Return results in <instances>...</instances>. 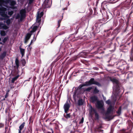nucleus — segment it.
<instances>
[{"mask_svg":"<svg viewBox=\"0 0 133 133\" xmlns=\"http://www.w3.org/2000/svg\"><path fill=\"white\" fill-rule=\"evenodd\" d=\"M99 91L97 89L96 87H95L94 90V93L95 94L98 93Z\"/></svg>","mask_w":133,"mask_h":133,"instance_id":"obj_31","label":"nucleus"},{"mask_svg":"<svg viewBox=\"0 0 133 133\" xmlns=\"http://www.w3.org/2000/svg\"><path fill=\"white\" fill-rule=\"evenodd\" d=\"M128 103L129 104H130L131 105L132 104V102H129L128 101H127L125 102L126 103Z\"/></svg>","mask_w":133,"mask_h":133,"instance_id":"obj_42","label":"nucleus"},{"mask_svg":"<svg viewBox=\"0 0 133 133\" xmlns=\"http://www.w3.org/2000/svg\"><path fill=\"white\" fill-rule=\"evenodd\" d=\"M61 50V48H60V51Z\"/></svg>","mask_w":133,"mask_h":133,"instance_id":"obj_63","label":"nucleus"},{"mask_svg":"<svg viewBox=\"0 0 133 133\" xmlns=\"http://www.w3.org/2000/svg\"><path fill=\"white\" fill-rule=\"evenodd\" d=\"M95 114V117L96 119L98 120L99 119V116L97 113L96 112Z\"/></svg>","mask_w":133,"mask_h":133,"instance_id":"obj_24","label":"nucleus"},{"mask_svg":"<svg viewBox=\"0 0 133 133\" xmlns=\"http://www.w3.org/2000/svg\"><path fill=\"white\" fill-rule=\"evenodd\" d=\"M31 78H30L29 79V80H28V81H29V80Z\"/></svg>","mask_w":133,"mask_h":133,"instance_id":"obj_62","label":"nucleus"},{"mask_svg":"<svg viewBox=\"0 0 133 133\" xmlns=\"http://www.w3.org/2000/svg\"><path fill=\"white\" fill-rule=\"evenodd\" d=\"M83 104V101L82 99H79L78 101L77 104L78 105H81Z\"/></svg>","mask_w":133,"mask_h":133,"instance_id":"obj_17","label":"nucleus"},{"mask_svg":"<svg viewBox=\"0 0 133 133\" xmlns=\"http://www.w3.org/2000/svg\"><path fill=\"white\" fill-rule=\"evenodd\" d=\"M89 108V114L90 115H93L94 113L97 112L96 110L94 108H92L91 105H90Z\"/></svg>","mask_w":133,"mask_h":133,"instance_id":"obj_10","label":"nucleus"},{"mask_svg":"<svg viewBox=\"0 0 133 133\" xmlns=\"http://www.w3.org/2000/svg\"><path fill=\"white\" fill-rule=\"evenodd\" d=\"M65 49L64 48V50H63V51H62L63 52V53L64 52H65Z\"/></svg>","mask_w":133,"mask_h":133,"instance_id":"obj_50","label":"nucleus"},{"mask_svg":"<svg viewBox=\"0 0 133 133\" xmlns=\"http://www.w3.org/2000/svg\"><path fill=\"white\" fill-rule=\"evenodd\" d=\"M37 28V26H34L32 28V30L30 31V33L32 34L33 32H35Z\"/></svg>","mask_w":133,"mask_h":133,"instance_id":"obj_19","label":"nucleus"},{"mask_svg":"<svg viewBox=\"0 0 133 133\" xmlns=\"http://www.w3.org/2000/svg\"><path fill=\"white\" fill-rule=\"evenodd\" d=\"M34 0H29V3L31 4L32 3Z\"/></svg>","mask_w":133,"mask_h":133,"instance_id":"obj_46","label":"nucleus"},{"mask_svg":"<svg viewBox=\"0 0 133 133\" xmlns=\"http://www.w3.org/2000/svg\"><path fill=\"white\" fill-rule=\"evenodd\" d=\"M43 12L42 11L40 13L39 11H38L37 12V19H38V18H41L43 16Z\"/></svg>","mask_w":133,"mask_h":133,"instance_id":"obj_15","label":"nucleus"},{"mask_svg":"<svg viewBox=\"0 0 133 133\" xmlns=\"http://www.w3.org/2000/svg\"><path fill=\"white\" fill-rule=\"evenodd\" d=\"M47 133H51V132L49 131V132H48Z\"/></svg>","mask_w":133,"mask_h":133,"instance_id":"obj_60","label":"nucleus"},{"mask_svg":"<svg viewBox=\"0 0 133 133\" xmlns=\"http://www.w3.org/2000/svg\"><path fill=\"white\" fill-rule=\"evenodd\" d=\"M114 109V107L110 105L108 108L107 112L103 114L104 118L108 120L112 119V117L110 114L113 113Z\"/></svg>","mask_w":133,"mask_h":133,"instance_id":"obj_2","label":"nucleus"},{"mask_svg":"<svg viewBox=\"0 0 133 133\" xmlns=\"http://www.w3.org/2000/svg\"><path fill=\"white\" fill-rule=\"evenodd\" d=\"M61 20H59L58 21V27H59L60 26V23L61 22Z\"/></svg>","mask_w":133,"mask_h":133,"instance_id":"obj_43","label":"nucleus"},{"mask_svg":"<svg viewBox=\"0 0 133 133\" xmlns=\"http://www.w3.org/2000/svg\"><path fill=\"white\" fill-rule=\"evenodd\" d=\"M64 116L66 118H68L70 117V115L69 114H67L66 115L64 114Z\"/></svg>","mask_w":133,"mask_h":133,"instance_id":"obj_32","label":"nucleus"},{"mask_svg":"<svg viewBox=\"0 0 133 133\" xmlns=\"http://www.w3.org/2000/svg\"><path fill=\"white\" fill-rule=\"evenodd\" d=\"M130 59L131 61H133V58L132 57H131L130 56Z\"/></svg>","mask_w":133,"mask_h":133,"instance_id":"obj_48","label":"nucleus"},{"mask_svg":"<svg viewBox=\"0 0 133 133\" xmlns=\"http://www.w3.org/2000/svg\"><path fill=\"white\" fill-rule=\"evenodd\" d=\"M133 12V10H131L130 13V15H131Z\"/></svg>","mask_w":133,"mask_h":133,"instance_id":"obj_47","label":"nucleus"},{"mask_svg":"<svg viewBox=\"0 0 133 133\" xmlns=\"http://www.w3.org/2000/svg\"><path fill=\"white\" fill-rule=\"evenodd\" d=\"M8 9H7V10L8 11ZM7 12V14L8 13V15L10 16H11L13 14V11H8L7 12V11H6Z\"/></svg>","mask_w":133,"mask_h":133,"instance_id":"obj_25","label":"nucleus"},{"mask_svg":"<svg viewBox=\"0 0 133 133\" xmlns=\"http://www.w3.org/2000/svg\"><path fill=\"white\" fill-rule=\"evenodd\" d=\"M15 63L17 68H18L19 66V61L17 58H16Z\"/></svg>","mask_w":133,"mask_h":133,"instance_id":"obj_22","label":"nucleus"},{"mask_svg":"<svg viewBox=\"0 0 133 133\" xmlns=\"http://www.w3.org/2000/svg\"><path fill=\"white\" fill-rule=\"evenodd\" d=\"M4 126V125L2 124V123H0V128H1L2 127H3Z\"/></svg>","mask_w":133,"mask_h":133,"instance_id":"obj_45","label":"nucleus"},{"mask_svg":"<svg viewBox=\"0 0 133 133\" xmlns=\"http://www.w3.org/2000/svg\"><path fill=\"white\" fill-rule=\"evenodd\" d=\"M41 18H38V19H37V17L36 18V21L38 23H39L41 21Z\"/></svg>","mask_w":133,"mask_h":133,"instance_id":"obj_37","label":"nucleus"},{"mask_svg":"<svg viewBox=\"0 0 133 133\" xmlns=\"http://www.w3.org/2000/svg\"><path fill=\"white\" fill-rule=\"evenodd\" d=\"M32 35V34L30 33H28L26 34L24 39V43H26L28 41Z\"/></svg>","mask_w":133,"mask_h":133,"instance_id":"obj_11","label":"nucleus"},{"mask_svg":"<svg viewBox=\"0 0 133 133\" xmlns=\"http://www.w3.org/2000/svg\"><path fill=\"white\" fill-rule=\"evenodd\" d=\"M94 84L96 85L98 87H101V84L99 82L96 81V82H95Z\"/></svg>","mask_w":133,"mask_h":133,"instance_id":"obj_34","label":"nucleus"},{"mask_svg":"<svg viewBox=\"0 0 133 133\" xmlns=\"http://www.w3.org/2000/svg\"><path fill=\"white\" fill-rule=\"evenodd\" d=\"M104 52V51H102V52H99V54H101V53H103Z\"/></svg>","mask_w":133,"mask_h":133,"instance_id":"obj_53","label":"nucleus"},{"mask_svg":"<svg viewBox=\"0 0 133 133\" xmlns=\"http://www.w3.org/2000/svg\"><path fill=\"white\" fill-rule=\"evenodd\" d=\"M96 105L98 109H101L103 112L104 111V109L103 107L104 104L102 102L99 101H98L97 102Z\"/></svg>","mask_w":133,"mask_h":133,"instance_id":"obj_6","label":"nucleus"},{"mask_svg":"<svg viewBox=\"0 0 133 133\" xmlns=\"http://www.w3.org/2000/svg\"><path fill=\"white\" fill-rule=\"evenodd\" d=\"M109 30H110V29H108V30H104V32H108V31H109Z\"/></svg>","mask_w":133,"mask_h":133,"instance_id":"obj_49","label":"nucleus"},{"mask_svg":"<svg viewBox=\"0 0 133 133\" xmlns=\"http://www.w3.org/2000/svg\"><path fill=\"white\" fill-rule=\"evenodd\" d=\"M106 103L108 105L110 104H111V102L110 100L109 99L107 101H106Z\"/></svg>","mask_w":133,"mask_h":133,"instance_id":"obj_36","label":"nucleus"},{"mask_svg":"<svg viewBox=\"0 0 133 133\" xmlns=\"http://www.w3.org/2000/svg\"><path fill=\"white\" fill-rule=\"evenodd\" d=\"M127 124L129 126L128 127V129H129L131 128L132 129L133 125V123L130 121H128Z\"/></svg>","mask_w":133,"mask_h":133,"instance_id":"obj_14","label":"nucleus"},{"mask_svg":"<svg viewBox=\"0 0 133 133\" xmlns=\"http://www.w3.org/2000/svg\"><path fill=\"white\" fill-rule=\"evenodd\" d=\"M16 3V2L13 0H4L3 1H0V15L4 17V19H8L9 17L7 15V12L6 11L7 8L3 6L7 7V4H8L11 6H13Z\"/></svg>","mask_w":133,"mask_h":133,"instance_id":"obj_1","label":"nucleus"},{"mask_svg":"<svg viewBox=\"0 0 133 133\" xmlns=\"http://www.w3.org/2000/svg\"><path fill=\"white\" fill-rule=\"evenodd\" d=\"M19 76L17 75L13 78L11 80V82L12 83H14L15 81L19 77Z\"/></svg>","mask_w":133,"mask_h":133,"instance_id":"obj_23","label":"nucleus"},{"mask_svg":"<svg viewBox=\"0 0 133 133\" xmlns=\"http://www.w3.org/2000/svg\"><path fill=\"white\" fill-rule=\"evenodd\" d=\"M92 89V87H89L87 88H86L85 90V91L89 92L90 91V90H91Z\"/></svg>","mask_w":133,"mask_h":133,"instance_id":"obj_29","label":"nucleus"},{"mask_svg":"<svg viewBox=\"0 0 133 133\" xmlns=\"http://www.w3.org/2000/svg\"><path fill=\"white\" fill-rule=\"evenodd\" d=\"M70 5V4L69 3V2H68V5Z\"/></svg>","mask_w":133,"mask_h":133,"instance_id":"obj_59","label":"nucleus"},{"mask_svg":"<svg viewBox=\"0 0 133 133\" xmlns=\"http://www.w3.org/2000/svg\"><path fill=\"white\" fill-rule=\"evenodd\" d=\"M26 11L25 9L21 10L19 11V14H17L16 17V19L20 18L21 21H22L26 17Z\"/></svg>","mask_w":133,"mask_h":133,"instance_id":"obj_3","label":"nucleus"},{"mask_svg":"<svg viewBox=\"0 0 133 133\" xmlns=\"http://www.w3.org/2000/svg\"><path fill=\"white\" fill-rule=\"evenodd\" d=\"M33 42H32V41H31L30 43V44H29V45L28 47L29 48V49L30 50H31V47H30V46L31 45V44H32V43Z\"/></svg>","mask_w":133,"mask_h":133,"instance_id":"obj_39","label":"nucleus"},{"mask_svg":"<svg viewBox=\"0 0 133 133\" xmlns=\"http://www.w3.org/2000/svg\"><path fill=\"white\" fill-rule=\"evenodd\" d=\"M25 133H31V132L29 129H28L26 131H25Z\"/></svg>","mask_w":133,"mask_h":133,"instance_id":"obj_41","label":"nucleus"},{"mask_svg":"<svg viewBox=\"0 0 133 133\" xmlns=\"http://www.w3.org/2000/svg\"><path fill=\"white\" fill-rule=\"evenodd\" d=\"M36 40V38L35 37V35L34 36V37L33 38V39L31 40V41H32V42H34Z\"/></svg>","mask_w":133,"mask_h":133,"instance_id":"obj_44","label":"nucleus"},{"mask_svg":"<svg viewBox=\"0 0 133 133\" xmlns=\"http://www.w3.org/2000/svg\"><path fill=\"white\" fill-rule=\"evenodd\" d=\"M51 130L52 131V133H54V131H53V130L52 129H51Z\"/></svg>","mask_w":133,"mask_h":133,"instance_id":"obj_51","label":"nucleus"},{"mask_svg":"<svg viewBox=\"0 0 133 133\" xmlns=\"http://www.w3.org/2000/svg\"><path fill=\"white\" fill-rule=\"evenodd\" d=\"M62 34H61V33H60V34H59V35H62Z\"/></svg>","mask_w":133,"mask_h":133,"instance_id":"obj_64","label":"nucleus"},{"mask_svg":"<svg viewBox=\"0 0 133 133\" xmlns=\"http://www.w3.org/2000/svg\"><path fill=\"white\" fill-rule=\"evenodd\" d=\"M33 42H32V41H31L30 43V44H29V45L28 47L29 48V49L30 50H31V47H30V46L31 45V44H32V43Z\"/></svg>","mask_w":133,"mask_h":133,"instance_id":"obj_40","label":"nucleus"},{"mask_svg":"<svg viewBox=\"0 0 133 133\" xmlns=\"http://www.w3.org/2000/svg\"><path fill=\"white\" fill-rule=\"evenodd\" d=\"M96 81L95 80V79L93 78H91L90 79L89 81L86 82L84 84L82 85H80L81 88L83 86L90 85L92 84H94Z\"/></svg>","mask_w":133,"mask_h":133,"instance_id":"obj_5","label":"nucleus"},{"mask_svg":"<svg viewBox=\"0 0 133 133\" xmlns=\"http://www.w3.org/2000/svg\"><path fill=\"white\" fill-rule=\"evenodd\" d=\"M7 95H6L5 96V98H6L7 97Z\"/></svg>","mask_w":133,"mask_h":133,"instance_id":"obj_55","label":"nucleus"},{"mask_svg":"<svg viewBox=\"0 0 133 133\" xmlns=\"http://www.w3.org/2000/svg\"><path fill=\"white\" fill-rule=\"evenodd\" d=\"M103 99L104 100H105L106 99V98L103 97Z\"/></svg>","mask_w":133,"mask_h":133,"instance_id":"obj_52","label":"nucleus"},{"mask_svg":"<svg viewBox=\"0 0 133 133\" xmlns=\"http://www.w3.org/2000/svg\"><path fill=\"white\" fill-rule=\"evenodd\" d=\"M122 108L121 107H119L118 110L116 111V113L118 115H119L121 113Z\"/></svg>","mask_w":133,"mask_h":133,"instance_id":"obj_21","label":"nucleus"},{"mask_svg":"<svg viewBox=\"0 0 133 133\" xmlns=\"http://www.w3.org/2000/svg\"><path fill=\"white\" fill-rule=\"evenodd\" d=\"M11 22V20L10 19H8L6 21V23L8 25Z\"/></svg>","mask_w":133,"mask_h":133,"instance_id":"obj_33","label":"nucleus"},{"mask_svg":"<svg viewBox=\"0 0 133 133\" xmlns=\"http://www.w3.org/2000/svg\"><path fill=\"white\" fill-rule=\"evenodd\" d=\"M37 28V26H34L32 28V30L30 31V33L32 34L33 32H35Z\"/></svg>","mask_w":133,"mask_h":133,"instance_id":"obj_18","label":"nucleus"},{"mask_svg":"<svg viewBox=\"0 0 133 133\" xmlns=\"http://www.w3.org/2000/svg\"><path fill=\"white\" fill-rule=\"evenodd\" d=\"M120 90V89H119V88H118V90H115V89H114V90H115V91H117L118 90Z\"/></svg>","mask_w":133,"mask_h":133,"instance_id":"obj_54","label":"nucleus"},{"mask_svg":"<svg viewBox=\"0 0 133 133\" xmlns=\"http://www.w3.org/2000/svg\"><path fill=\"white\" fill-rule=\"evenodd\" d=\"M2 27V29L5 30L8 29L9 28L7 26L5 25H3Z\"/></svg>","mask_w":133,"mask_h":133,"instance_id":"obj_30","label":"nucleus"},{"mask_svg":"<svg viewBox=\"0 0 133 133\" xmlns=\"http://www.w3.org/2000/svg\"><path fill=\"white\" fill-rule=\"evenodd\" d=\"M70 107V105L69 103H68V101H67L66 102L64 105L63 107L64 110V111L65 113H67L68 111L69 110Z\"/></svg>","mask_w":133,"mask_h":133,"instance_id":"obj_9","label":"nucleus"},{"mask_svg":"<svg viewBox=\"0 0 133 133\" xmlns=\"http://www.w3.org/2000/svg\"><path fill=\"white\" fill-rule=\"evenodd\" d=\"M25 122L23 123L19 126V129L18 130V133H25V130H24L23 131L21 132V130L24 128L25 125Z\"/></svg>","mask_w":133,"mask_h":133,"instance_id":"obj_13","label":"nucleus"},{"mask_svg":"<svg viewBox=\"0 0 133 133\" xmlns=\"http://www.w3.org/2000/svg\"><path fill=\"white\" fill-rule=\"evenodd\" d=\"M47 1H48V2H51V1H50V0H46Z\"/></svg>","mask_w":133,"mask_h":133,"instance_id":"obj_56","label":"nucleus"},{"mask_svg":"<svg viewBox=\"0 0 133 133\" xmlns=\"http://www.w3.org/2000/svg\"><path fill=\"white\" fill-rule=\"evenodd\" d=\"M90 98L91 102L92 103L97 102L98 101V97L96 96H92L90 97Z\"/></svg>","mask_w":133,"mask_h":133,"instance_id":"obj_12","label":"nucleus"},{"mask_svg":"<svg viewBox=\"0 0 133 133\" xmlns=\"http://www.w3.org/2000/svg\"><path fill=\"white\" fill-rule=\"evenodd\" d=\"M110 80L114 84V86L113 87V90L115 89L116 90H118L119 88V85L118 81L115 78L111 79H110Z\"/></svg>","mask_w":133,"mask_h":133,"instance_id":"obj_4","label":"nucleus"},{"mask_svg":"<svg viewBox=\"0 0 133 133\" xmlns=\"http://www.w3.org/2000/svg\"><path fill=\"white\" fill-rule=\"evenodd\" d=\"M13 8H14L13 9H15V8H16V7H14Z\"/></svg>","mask_w":133,"mask_h":133,"instance_id":"obj_61","label":"nucleus"},{"mask_svg":"<svg viewBox=\"0 0 133 133\" xmlns=\"http://www.w3.org/2000/svg\"><path fill=\"white\" fill-rule=\"evenodd\" d=\"M54 40H52L51 42V44L53 42Z\"/></svg>","mask_w":133,"mask_h":133,"instance_id":"obj_57","label":"nucleus"},{"mask_svg":"<svg viewBox=\"0 0 133 133\" xmlns=\"http://www.w3.org/2000/svg\"><path fill=\"white\" fill-rule=\"evenodd\" d=\"M132 74L130 72L128 74V78L131 77H132Z\"/></svg>","mask_w":133,"mask_h":133,"instance_id":"obj_35","label":"nucleus"},{"mask_svg":"<svg viewBox=\"0 0 133 133\" xmlns=\"http://www.w3.org/2000/svg\"><path fill=\"white\" fill-rule=\"evenodd\" d=\"M99 48L97 50H98V52H99Z\"/></svg>","mask_w":133,"mask_h":133,"instance_id":"obj_58","label":"nucleus"},{"mask_svg":"<svg viewBox=\"0 0 133 133\" xmlns=\"http://www.w3.org/2000/svg\"><path fill=\"white\" fill-rule=\"evenodd\" d=\"M6 55V52L5 51H4L3 53L1 54L0 56V58L1 59H3L5 57Z\"/></svg>","mask_w":133,"mask_h":133,"instance_id":"obj_20","label":"nucleus"},{"mask_svg":"<svg viewBox=\"0 0 133 133\" xmlns=\"http://www.w3.org/2000/svg\"><path fill=\"white\" fill-rule=\"evenodd\" d=\"M19 49L21 54L22 55V56L23 57L25 53V50L21 48V47H19Z\"/></svg>","mask_w":133,"mask_h":133,"instance_id":"obj_16","label":"nucleus"},{"mask_svg":"<svg viewBox=\"0 0 133 133\" xmlns=\"http://www.w3.org/2000/svg\"><path fill=\"white\" fill-rule=\"evenodd\" d=\"M88 47L89 48L91 47V48L88 50L89 51H90L92 49H94L95 48V46H93V45H92L91 44L88 46Z\"/></svg>","mask_w":133,"mask_h":133,"instance_id":"obj_26","label":"nucleus"},{"mask_svg":"<svg viewBox=\"0 0 133 133\" xmlns=\"http://www.w3.org/2000/svg\"><path fill=\"white\" fill-rule=\"evenodd\" d=\"M92 30L93 32L96 33L99 32L100 31L99 27H98V24L97 23L95 24L92 28Z\"/></svg>","mask_w":133,"mask_h":133,"instance_id":"obj_7","label":"nucleus"},{"mask_svg":"<svg viewBox=\"0 0 133 133\" xmlns=\"http://www.w3.org/2000/svg\"><path fill=\"white\" fill-rule=\"evenodd\" d=\"M0 34L2 36H4L6 35V33L4 31H0Z\"/></svg>","mask_w":133,"mask_h":133,"instance_id":"obj_28","label":"nucleus"},{"mask_svg":"<svg viewBox=\"0 0 133 133\" xmlns=\"http://www.w3.org/2000/svg\"><path fill=\"white\" fill-rule=\"evenodd\" d=\"M84 121V118L82 117L80 121L79 122V124H82L83 123Z\"/></svg>","mask_w":133,"mask_h":133,"instance_id":"obj_38","label":"nucleus"},{"mask_svg":"<svg viewBox=\"0 0 133 133\" xmlns=\"http://www.w3.org/2000/svg\"><path fill=\"white\" fill-rule=\"evenodd\" d=\"M9 37L8 36L4 38L2 40V42L5 43L6 41L8 39Z\"/></svg>","mask_w":133,"mask_h":133,"instance_id":"obj_27","label":"nucleus"},{"mask_svg":"<svg viewBox=\"0 0 133 133\" xmlns=\"http://www.w3.org/2000/svg\"><path fill=\"white\" fill-rule=\"evenodd\" d=\"M51 4V2L47 1L45 0L43 3V6L44 8H50Z\"/></svg>","mask_w":133,"mask_h":133,"instance_id":"obj_8","label":"nucleus"}]
</instances>
